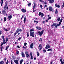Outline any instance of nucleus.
<instances>
[{"label":"nucleus","instance_id":"1","mask_svg":"<svg viewBox=\"0 0 64 64\" xmlns=\"http://www.w3.org/2000/svg\"><path fill=\"white\" fill-rule=\"evenodd\" d=\"M57 20L58 22H59V21H60L59 24H57L56 23L52 25V27H53L54 26H55L56 28H57V26H60V25H61V22H62L63 20L61 18L60 20V18H59L58 19H57Z\"/></svg>","mask_w":64,"mask_h":64},{"label":"nucleus","instance_id":"2","mask_svg":"<svg viewBox=\"0 0 64 64\" xmlns=\"http://www.w3.org/2000/svg\"><path fill=\"white\" fill-rule=\"evenodd\" d=\"M43 31L44 30H42V31L40 32V31H39L38 32V35H40V36H41L43 34Z\"/></svg>","mask_w":64,"mask_h":64},{"label":"nucleus","instance_id":"3","mask_svg":"<svg viewBox=\"0 0 64 64\" xmlns=\"http://www.w3.org/2000/svg\"><path fill=\"white\" fill-rule=\"evenodd\" d=\"M38 15L39 16H40L41 17H43V16H44L43 13H41L40 12L39 13Z\"/></svg>","mask_w":64,"mask_h":64},{"label":"nucleus","instance_id":"4","mask_svg":"<svg viewBox=\"0 0 64 64\" xmlns=\"http://www.w3.org/2000/svg\"><path fill=\"white\" fill-rule=\"evenodd\" d=\"M6 4L5 6L4 7V10H6V9H8V7L7 6V3L6 2Z\"/></svg>","mask_w":64,"mask_h":64},{"label":"nucleus","instance_id":"5","mask_svg":"<svg viewBox=\"0 0 64 64\" xmlns=\"http://www.w3.org/2000/svg\"><path fill=\"white\" fill-rule=\"evenodd\" d=\"M34 32H30V36H32V37H34Z\"/></svg>","mask_w":64,"mask_h":64},{"label":"nucleus","instance_id":"6","mask_svg":"<svg viewBox=\"0 0 64 64\" xmlns=\"http://www.w3.org/2000/svg\"><path fill=\"white\" fill-rule=\"evenodd\" d=\"M48 8H49L50 11H52V12H54V10H53V8L51 7V6H49Z\"/></svg>","mask_w":64,"mask_h":64},{"label":"nucleus","instance_id":"7","mask_svg":"<svg viewBox=\"0 0 64 64\" xmlns=\"http://www.w3.org/2000/svg\"><path fill=\"white\" fill-rule=\"evenodd\" d=\"M22 31V30L20 29L19 28H18L16 30V33H18V32H20Z\"/></svg>","mask_w":64,"mask_h":64},{"label":"nucleus","instance_id":"8","mask_svg":"<svg viewBox=\"0 0 64 64\" xmlns=\"http://www.w3.org/2000/svg\"><path fill=\"white\" fill-rule=\"evenodd\" d=\"M38 48L39 49V50L40 51L41 50V49H42V47L41 46V44L39 45Z\"/></svg>","mask_w":64,"mask_h":64},{"label":"nucleus","instance_id":"9","mask_svg":"<svg viewBox=\"0 0 64 64\" xmlns=\"http://www.w3.org/2000/svg\"><path fill=\"white\" fill-rule=\"evenodd\" d=\"M12 17V15H10V16H8V20H11Z\"/></svg>","mask_w":64,"mask_h":64},{"label":"nucleus","instance_id":"10","mask_svg":"<svg viewBox=\"0 0 64 64\" xmlns=\"http://www.w3.org/2000/svg\"><path fill=\"white\" fill-rule=\"evenodd\" d=\"M48 1H49V3L51 4H52L54 1V0H48Z\"/></svg>","mask_w":64,"mask_h":64},{"label":"nucleus","instance_id":"11","mask_svg":"<svg viewBox=\"0 0 64 64\" xmlns=\"http://www.w3.org/2000/svg\"><path fill=\"white\" fill-rule=\"evenodd\" d=\"M8 29L9 30H7L5 28H4V27H3V30H4L5 31H8L10 30V28H8Z\"/></svg>","mask_w":64,"mask_h":64},{"label":"nucleus","instance_id":"12","mask_svg":"<svg viewBox=\"0 0 64 64\" xmlns=\"http://www.w3.org/2000/svg\"><path fill=\"white\" fill-rule=\"evenodd\" d=\"M18 60H14V62L16 64H18Z\"/></svg>","mask_w":64,"mask_h":64},{"label":"nucleus","instance_id":"13","mask_svg":"<svg viewBox=\"0 0 64 64\" xmlns=\"http://www.w3.org/2000/svg\"><path fill=\"white\" fill-rule=\"evenodd\" d=\"M50 46L49 45H47L46 47V49H47L48 48H50Z\"/></svg>","mask_w":64,"mask_h":64},{"label":"nucleus","instance_id":"14","mask_svg":"<svg viewBox=\"0 0 64 64\" xmlns=\"http://www.w3.org/2000/svg\"><path fill=\"white\" fill-rule=\"evenodd\" d=\"M2 13L3 14V15H4L5 14H6V12L5 10H3L2 12Z\"/></svg>","mask_w":64,"mask_h":64},{"label":"nucleus","instance_id":"15","mask_svg":"<svg viewBox=\"0 0 64 64\" xmlns=\"http://www.w3.org/2000/svg\"><path fill=\"white\" fill-rule=\"evenodd\" d=\"M22 11L23 13H25L26 12V10L23 9H22Z\"/></svg>","mask_w":64,"mask_h":64},{"label":"nucleus","instance_id":"16","mask_svg":"<svg viewBox=\"0 0 64 64\" xmlns=\"http://www.w3.org/2000/svg\"><path fill=\"white\" fill-rule=\"evenodd\" d=\"M36 29H37L38 30H40L41 29V28L38 27V26L36 27Z\"/></svg>","mask_w":64,"mask_h":64},{"label":"nucleus","instance_id":"17","mask_svg":"<svg viewBox=\"0 0 64 64\" xmlns=\"http://www.w3.org/2000/svg\"><path fill=\"white\" fill-rule=\"evenodd\" d=\"M30 47L31 48H32V49L33 48V44H31L30 45Z\"/></svg>","mask_w":64,"mask_h":64},{"label":"nucleus","instance_id":"18","mask_svg":"<svg viewBox=\"0 0 64 64\" xmlns=\"http://www.w3.org/2000/svg\"><path fill=\"white\" fill-rule=\"evenodd\" d=\"M3 1L4 0H1L0 2V4L1 6H2V4H3Z\"/></svg>","mask_w":64,"mask_h":64},{"label":"nucleus","instance_id":"19","mask_svg":"<svg viewBox=\"0 0 64 64\" xmlns=\"http://www.w3.org/2000/svg\"><path fill=\"white\" fill-rule=\"evenodd\" d=\"M55 6L56 7H58V8H60V6L58 4H55Z\"/></svg>","mask_w":64,"mask_h":64},{"label":"nucleus","instance_id":"20","mask_svg":"<svg viewBox=\"0 0 64 64\" xmlns=\"http://www.w3.org/2000/svg\"><path fill=\"white\" fill-rule=\"evenodd\" d=\"M22 57H25V54L23 52H22Z\"/></svg>","mask_w":64,"mask_h":64},{"label":"nucleus","instance_id":"21","mask_svg":"<svg viewBox=\"0 0 64 64\" xmlns=\"http://www.w3.org/2000/svg\"><path fill=\"white\" fill-rule=\"evenodd\" d=\"M23 62V60H22L20 61V64H21L22 63V62Z\"/></svg>","mask_w":64,"mask_h":64},{"label":"nucleus","instance_id":"22","mask_svg":"<svg viewBox=\"0 0 64 64\" xmlns=\"http://www.w3.org/2000/svg\"><path fill=\"white\" fill-rule=\"evenodd\" d=\"M24 22L25 23L26 22V16H24Z\"/></svg>","mask_w":64,"mask_h":64},{"label":"nucleus","instance_id":"23","mask_svg":"<svg viewBox=\"0 0 64 64\" xmlns=\"http://www.w3.org/2000/svg\"><path fill=\"white\" fill-rule=\"evenodd\" d=\"M37 57H38L39 56V55H40V54H39V52H37Z\"/></svg>","mask_w":64,"mask_h":64},{"label":"nucleus","instance_id":"24","mask_svg":"<svg viewBox=\"0 0 64 64\" xmlns=\"http://www.w3.org/2000/svg\"><path fill=\"white\" fill-rule=\"evenodd\" d=\"M52 51V49L49 48L48 50L47 51Z\"/></svg>","mask_w":64,"mask_h":64},{"label":"nucleus","instance_id":"25","mask_svg":"<svg viewBox=\"0 0 64 64\" xmlns=\"http://www.w3.org/2000/svg\"><path fill=\"white\" fill-rule=\"evenodd\" d=\"M34 6L33 7V9H35V6H36V4H35L34 3Z\"/></svg>","mask_w":64,"mask_h":64},{"label":"nucleus","instance_id":"26","mask_svg":"<svg viewBox=\"0 0 64 64\" xmlns=\"http://www.w3.org/2000/svg\"><path fill=\"white\" fill-rule=\"evenodd\" d=\"M0 64H4V62L3 61H2L0 62Z\"/></svg>","mask_w":64,"mask_h":64},{"label":"nucleus","instance_id":"27","mask_svg":"<svg viewBox=\"0 0 64 64\" xmlns=\"http://www.w3.org/2000/svg\"><path fill=\"white\" fill-rule=\"evenodd\" d=\"M34 23H38L39 22L38 21H36V20H34Z\"/></svg>","mask_w":64,"mask_h":64},{"label":"nucleus","instance_id":"28","mask_svg":"<svg viewBox=\"0 0 64 64\" xmlns=\"http://www.w3.org/2000/svg\"><path fill=\"white\" fill-rule=\"evenodd\" d=\"M61 63L62 64H63L64 63V59L63 61H62L61 62Z\"/></svg>","mask_w":64,"mask_h":64},{"label":"nucleus","instance_id":"29","mask_svg":"<svg viewBox=\"0 0 64 64\" xmlns=\"http://www.w3.org/2000/svg\"><path fill=\"white\" fill-rule=\"evenodd\" d=\"M9 46H6V51H7V49H8V48H9Z\"/></svg>","mask_w":64,"mask_h":64},{"label":"nucleus","instance_id":"30","mask_svg":"<svg viewBox=\"0 0 64 64\" xmlns=\"http://www.w3.org/2000/svg\"><path fill=\"white\" fill-rule=\"evenodd\" d=\"M34 31V29H31L30 30V32H32V31Z\"/></svg>","mask_w":64,"mask_h":64},{"label":"nucleus","instance_id":"31","mask_svg":"<svg viewBox=\"0 0 64 64\" xmlns=\"http://www.w3.org/2000/svg\"><path fill=\"white\" fill-rule=\"evenodd\" d=\"M4 22H5L6 21V17H4Z\"/></svg>","mask_w":64,"mask_h":64},{"label":"nucleus","instance_id":"32","mask_svg":"<svg viewBox=\"0 0 64 64\" xmlns=\"http://www.w3.org/2000/svg\"><path fill=\"white\" fill-rule=\"evenodd\" d=\"M64 7V2H63V4L62 5V8H63V7Z\"/></svg>","mask_w":64,"mask_h":64},{"label":"nucleus","instance_id":"33","mask_svg":"<svg viewBox=\"0 0 64 64\" xmlns=\"http://www.w3.org/2000/svg\"><path fill=\"white\" fill-rule=\"evenodd\" d=\"M31 3H30L29 4H28V6H30L31 5Z\"/></svg>","mask_w":64,"mask_h":64},{"label":"nucleus","instance_id":"34","mask_svg":"<svg viewBox=\"0 0 64 64\" xmlns=\"http://www.w3.org/2000/svg\"><path fill=\"white\" fill-rule=\"evenodd\" d=\"M57 9H56V12H55V14H57V13H58V12L57 11Z\"/></svg>","mask_w":64,"mask_h":64},{"label":"nucleus","instance_id":"35","mask_svg":"<svg viewBox=\"0 0 64 64\" xmlns=\"http://www.w3.org/2000/svg\"><path fill=\"white\" fill-rule=\"evenodd\" d=\"M22 38H21V37H19L18 38V40H20V39H21Z\"/></svg>","mask_w":64,"mask_h":64},{"label":"nucleus","instance_id":"36","mask_svg":"<svg viewBox=\"0 0 64 64\" xmlns=\"http://www.w3.org/2000/svg\"><path fill=\"white\" fill-rule=\"evenodd\" d=\"M29 34L28 32H27V37H29Z\"/></svg>","mask_w":64,"mask_h":64},{"label":"nucleus","instance_id":"37","mask_svg":"<svg viewBox=\"0 0 64 64\" xmlns=\"http://www.w3.org/2000/svg\"><path fill=\"white\" fill-rule=\"evenodd\" d=\"M30 55L31 56H32V52H30Z\"/></svg>","mask_w":64,"mask_h":64},{"label":"nucleus","instance_id":"38","mask_svg":"<svg viewBox=\"0 0 64 64\" xmlns=\"http://www.w3.org/2000/svg\"><path fill=\"white\" fill-rule=\"evenodd\" d=\"M8 38H6V42H7L8 41Z\"/></svg>","mask_w":64,"mask_h":64},{"label":"nucleus","instance_id":"39","mask_svg":"<svg viewBox=\"0 0 64 64\" xmlns=\"http://www.w3.org/2000/svg\"><path fill=\"white\" fill-rule=\"evenodd\" d=\"M26 56L27 57H29V54H26Z\"/></svg>","mask_w":64,"mask_h":64},{"label":"nucleus","instance_id":"40","mask_svg":"<svg viewBox=\"0 0 64 64\" xmlns=\"http://www.w3.org/2000/svg\"><path fill=\"white\" fill-rule=\"evenodd\" d=\"M6 42H5V41H4L3 42V44H6Z\"/></svg>","mask_w":64,"mask_h":64},{"label":"nucleus","instance_id":"41","mask_svg":"<svg viewBox=\"0 0 64 64\" xmlns=\"http://www.w3.org/2000/svg\"><path fill=\"white\" fill-rule=\"evenodd\" d=\"M17 33H17V32H16L14 34V36L16 35V34H17Z\"/></svg>","mask_w":64,"mask_h":64},{"label":"nucleus","instance_id":"42","mask_svg":"<svg viewBox=\"0 0 64 64\" xmlns=\"http://www.w3.org/2000/svg\"><path fill=\"white\" fill-rule=\"evenodd\" d=\"M16 53L17 54H19V52L18 51H17L16 52Z\"/></svg>","mask_w":64,"mask_h":64},{"label":"nucleus","instance_id":"43","mask_svg":"<svg viewBox=\"0 0 64 64\" xmlns=\"http://www.w3.org/2000/svg\"><path fill=\"white\" fill-rule=\"evenodd\" d=\"M8 60H7V62H6V64H8Z\"/></svg>","mask_w":64,"mask_h":64},{"label":"nucleus","instance_id":"44","mask_svg":"<svg viewBox=\"0 0 64 64\" xmlns=\"http://www.w3.org/2000/svg\"><path fill=\"white\" fill-rule=\"evenodd\" d=\"M27 45V43H24V46H26Z\"/></svg>","mask_w":64,"mask_h":64},{"label":"nucleus","instance_id":"45","mask_svg":"<svg viewBox=\"0 0 64 64\" xmlns=\"http://www.w3.org/2000/svg\"><path fill=\"white\" fill-rule=\"evenodd\" d=\"M25 54H28V52H25Z\"/></svg>","mask_w":64,"mask_h":64},{"label":"nucleus","instance_id":"46","mask_svg":"<svg viewBox=\"0 0 64 64\" xmlns=\"http://www.w3.org/2000/svg\"><path fill=\"white\" fill-rule=\"evenodd\" d=\"M43 52H44V53H46V50H43Z\"/></svg>","mask_w":64,"mask_h":64},{"label":"nucleus","instance_id":"47","mask_svg":"<svg viewBox=\"0 0 64 64\" xmlns=\"http://www.w3.org/2000/svg\"><path fill=\"white\" fill-rule=\"evenodd\" d=\"M2 34V31L0 30V35Z\"/></svg>","mask_w":64,"mask_h":64},{"label":"nucleus","instance_id":"48","mask_svg":"<svg viewBox=\"0 0 64 64\" xmlns=\"http://www.w3.org/2000/svg\"><path fill=\"white\" fill-rule=\"evenodd\" d=\"M3 48V47L2 46L0 48V49H1V50H2V49Z\"/></svg>","mask_w":64,"mask_h":64},{"label":"nucleus","instance_id":"49","mask_svg":"<svg viewBox=\"0 0 64 64\" xmlns=\"http://www.w3.org/2000/svg\"><path fill=\"white\" fill-rule=\"evenodd\" d=\"M40 7H41V8L42 9H43V8H42V5L41 6V5H40Z\"/></svg>","mask_w":64,"mask_h":64},{"label":"nucleus","instance_id":"50","mask_svg":"<svg viewBox=\"0 0 64 64\" xmlns=\"http://www.w3.org/2000/svg\"><path fill=\"white\" fill-rule=\"evenodd\" d=\"M31 59H32V60L33 59V56H31Z\"/></svg>","mask_w":64,"mask_h":64},{"label":"nucleus","instance_id":"51","mask_svg":"<svg viewBox=\"0 0 64 64\" xmlns=\"http://www.w3.org/2000/svg\"><path fill=\"white\" fill-rule=\"evenodd\" d=\"M51 17H50L48 18V20H49L50 19H51Z\"/></svg>","mask_w":64,"mask_h":64},{"label":"nucleus","instance_id":"52","mask_svg":"<svg viewBox=\"0 0 64 64\" xmlns=\"http://www.w3.org/2000/svg\"><path fill=\"white\" fill-rule=\"evenodd\" d=\"M60 62L62 61V58H61L60 59Z\"/></svg>","mask_w":64,"mask_h":64},{"label":"nucleus","instance_id":"53","mask_svg":"<svg viewBox=\"0 0 64 64\" xmlns=\"http://www.w3.org/2000/svg\"><path fill=\"white\" fill-rule=\"evenodd\" d=\"M4 36H2V39H4Z\"/></svg>","mask_w":64,"mask_h":64},{"label":"nucleus","instance_id":"54","mask_svg":"<svg viewBox=\"0 0 64 64\" xmlns=\"http://www.w3.org/2000/svg\"><path fill=\"white\" fill-rule=\"evenodd\" d=\"M45 23V21H43L42 22V23H43V24H44Z\"/></svg>","mask_w":64,"mask_h":64},{"label":"nucleus","instance_id":"55","mask_svg":"<svg viewBox=\"0 0 64 64\" xmlns=\"http://www.w3.org/2000/svg\"><path fill=\"white\" fill-rule=\"evenodd\" d=\"M47 7V5H45L44 6V8H45V7Z\"/></svg>","mask_w":64,"mask_h":64},{"label":"nucleus","instance_id":"56","mask_svg":"<svg viewBox=\"0 0 64 64\" xmlns=\"http://www.w3.org/2000/svg\"><path fill=\"white\" fill-rule=\"evenodd\" d=\"M23 48H24V49H26V48L24 46H23Z\"/></svg>","mask_w":64,"mask_h":64},{"label":"nucleus","instance_id":"57","mask_svg":"<svg viewBox=\"0 0 64 64\" xmlns=\"http://www.w3.org/2000/svg\"><path fill=\"white\" fill-rule=\"evenodd\" d=\"M34 8H33V12H35V10H34Z\"/></svg>","mask_w":64,"mask_h":64},{"label":"nucleus","instance_id":"58","mask_svg":"<svg viewBox=\"0 0 64 64\" xmlns=\"http://www.w3.org/2000/svg\"><path fill=\"white\" fill-rule=\"evenodd\" d=\"M3 41H5V38H3Z\"/></svg>","mask_w":64,"mask_h":64},{"label":"nucleus","instance_id":"59","mask_svg":"<svg viewBox=\"0 0 64 64\" xmlns=\"http://www.w3.org/2000/svg\"><path fill=\"white\" fill-rule=\"evenodd\" d=\"M17 47L18 48H20V47L18 46H17Z\"/></svg>","mask_w":64,"mask_h":64},{"label":"nucleus","instance_id":"60","mask_svg":"<svg viewBox=\"0 0 64 64\" xmlns=\"http://www.w3.org/2000/svg\"><path fill=\"white\" fill-rule=\"evenodd\" d=\"M48 20H46V22H48Z\"/></svg>","mask_w":64,"mask_h":64},{"label":"nucleus","instance_id":"61","mask_svg":"<svg viewBox=\"0 0 64 64\" xmlns=\"http://www.w3.org/2000/svg\"><path fill=\"white\" fill-rule=\"evenodd\" d=\"M3 43H2L1 44V46H2V45H3Z\"/></svg>","mask_w":64,"mask_h":64},{"label":"nucleus","instance_id":"62","mask_svg":"<svg viewBox=\"0 0 64 64\" xmlns=\"http://www.w3.org/2000/svg\"><path fill=\"white\" fill-rule=\"evenodd\" d=\"M14 2L15 3V4H16L17 3V2H16V1H14Z\"/></svg>","mask_w":64,"mask_h":64},{"label":"nucleus","instance_id":"63","mask_svg":"<svg viewBox=\"0 0 64 64\" xmlns=\"http://www.w3.org/2000/svg\"><path fill=\"white\" fill-rule=\"evenodd\" d=\"M18 43H17V42H16L15 43V44H17Z\"/></svg>","mask_w":64,"mask_h":64},{"label":"nucleus","instance_id":"64","mask_svg":"<svg viewBox=\"0 0 64 64\" xmlns=\"http://www.w3.org/2000/svg\"><path fill=\"white\" fill-rule=\"evenodd\" d=\"M44 4H46V2H44Z\"/></svg>","mask_w":64,"mask_h":64}]
</instances>
